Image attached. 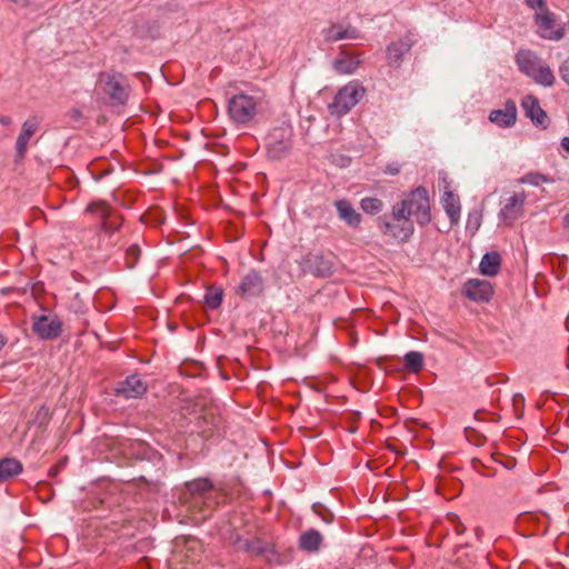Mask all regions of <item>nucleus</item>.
Returning a JSON list of instances; mask_svg holds the SVG:
<instances>
[{"label":"nucleus","mask_w":569,"mask_h":569,"mask_svg":"<svg viewBox=\"0 0 569 569\" xmlns=\"http://www.w3.org/2000/svg\"><path fill=\"white\" fill-rule=\"evenodd\" d=\"M181 499L188 509L199 512L202 518H208L218 505V493L213 490L212 483L206 478L188 482Z\"/></svg>","instance_id":"obj_1"},{"label":"nucleus","mask_w":569,"mask_h":569,"mask_svg":"<svg viewBox=\"0 0 569 569\" xmlns=\"http://www.w3.org/2000/svg\"><path fill=\"white\" fill-rule=\"evenodd\" d=\"M262 107L263 96L259 90L240 92L229 99L228 113L234 123L246 126L256 119Z\"/></svg>","instance_id":"obj_2"},{"label":"nucleus","mask_w":569,"mask_h":569,"mask_svg":"<svg viewBox=\"0 0 569 569\" xmlns=\"http://www.w3.org/2000/svg\"><path fill=\"white\" fill-rule=\"evenodd\" d=\"M516 62L519 70L536 83L543 87L555 84L556 77L550 66L533 51L519 50L516 54Z\"/></svg>","instance_id":"obj_3"},{"label":"nucleus","mask_w":569,"mask_h":569,"mask_svg":"<svg viewBox=\"0 0 569 569\" xmlns=\"http://www.w3.org/2000/svg\"><path fill=\"white\" fill-rule=\"evenodd\" d=\"M380 232L398 242H407L415 232V222L409 219L402 209L395 204L390 213H385L378 219Z\"/></svg>","instance_id":"obj_4"},{"label":"nucleus","mask_w":569,"mask_h":569,"mask_svg":"<svg viewBox=\"0 0 569 569\" xmlns=\"http://www.w3.org/2000/svg\"><path fill=\"white\" fill-rule=\"evenodd\" d=\"M395 206L402 209L409 219L420 226H426L431 221L429 193L423 187L416 188Z\"/></svg>","instance_id":"obj_5"},{"label":"nucleus","mask_w":569,"mask_h":569,"mask_svg":"<svg viewBox=\"0 0 569 569\" xmlns=\"http://www.w3.org/2000/svg\"><path fill=\"white\" fill-rule=\"evenodd\" d=\"M365 88L357 81H350L336 93L333 101L329 103L330 114L338 118L347 114L365 96Z\"/></svg>","instance_id":"obj_6"},{"label":"nucleus","mask_w":569,"mask_h":569,"mask_svg":"<svg viewBox=\"0 0 569 569\" xmlns=\"http://www.w3.org/2000/svg\"><path fill=\"white\" fill-rule=\"evenodd\" d=\"M97 88L109 98V102L112 106L124 104L129 96L128 82L120 73H100Z\"/></svg>","instance_id":"obj_7"},{"label":"nucleus","mask_w":569,"mask_h":569,"mask_svg":"<svg viewBox=\"0 0 569 569\" xmlns=\"http://www.w3.org/2000/svg\"><path fill=\"white\" fill-rule=\"evenodd\" d=\"M292 128L288 124L274 128L268 136V154L273 159L283 158L292 147Z\"/></svg>","instance_id":"obj_8"},{"label":"nucleus","mask_w":569,"mask_h":569,"mask_svg":"<svg viewBox=\"0 0 569 569\" xmlns=\"http://www.w3.org/2000/svg\"><path fill=\"white\" fill-rule=\"evenodd\" d=\"M32 331L42 340H54L62 332V322L56 315L32 316Z\"/></svg>","instance_id":"obj_9"},{"label":"nucleus","mask_w":569,"mask_h":569,"mask_svg":"<svg viewBox=\"0 0 569 569\" xmlns=\"http://www.w3.org/2000/svg\"><path fill=\"white\" fill-rule=\"evenodd\" d=\"M535 22L537 33L543 39L559 41L565 37V27L556 22L555 14L548 9L536 13Z\"/></svg>","instance_id":"obj_10"},{"label":"nucleus","mask_w":569,"mask_h":569,"mask_svg":"<svg viewBox=\"0 0 569 569\" xmlns=\"http://www.w3.org/2000/svg\"><path fill=\"white\" fill-rule=\"evenodd\" d=\"M526 193L519 192L513 193L507 198L500 209L499 217L505 224L511 226L517 219L522 216L523 206L526 202Z\"/></svg>","instance_id":"obj_11"},{"label":"nucleus","mask_w":569,"mask_h":569,"mask_svg":"<svg viewBox=\"0 0 569 569\" xmlns=\"http://www.w3.org/2000/svg\"><path fill=\"white\" fill-rule=\"evenodd\" d=\"M88 212L96 213L102 219V229L112 233L117 231L122 222V218L116 213L106 202H93L87 208Z\"/></svg>","instance_id":"obj_12"},{"label":"nucleus","mask_w":569,"mask_h":569,"mask_svg":"<svg viewBox=\"0 0 569 569\" xmlns=\"http://www.w3.org/2000/svg\"><path fill=\"white\" fill-rule=\"evenodd\" d=\"M416 39L413 33H407L398 41L391 42L387 49V60L391 68H399L402 61V57L412 48Z\"/></svg>","instance_id":"obj_13"},{"label":"nucleus","mask_w":569,"mask_h":569,"mask_svg":"<svg viewBox=\"0 0 569 569\" xmlns=\"http://www.w3.org/2000/svg\"><path fill=\"white\" fill-rule=\"evenodd\" d=\"M463 293L472 301H489L493 295V289L488 281L470 279L463 287Z\"/></svg>","instance_id":"obj_14"},{"label":"nucleus","mask_w":569,"mask_h":569,"mask_svg":"<svg viewBox=\"0 0 569 569\" xmlns=\"http://www.w3.org/2000/svg\"><path fill=\"white\" fill-rule=\"evenodd\" d=\"M114 391L117 396L126 399L139 398L147 391V385L139 376L132 375L120 382Z\"/></svg>","instance_id":"obj_15"},{"label":"nucleus","mask_w":569,"mask_h":569,"mask_svg":"<svg viewBox=\"0 0 569 569\" xmlns=\"http://www.w3.org/2000/svg\"><path fill=\"white\" fill-rule=\"evenodd\" d=\"M40 126V119L36 116L29 117L23 123L16 141V151L19 158H23L27 152L30 138L37 132Z\"/></svg>","instance_id":"obj_16"},{"label":"nucleus","mask_w":569,"mask_h":569,"mask_svg":"<svg viewBox=\"0 0 569 569\" xmlns=\"http://www.w3.org/2000/svg\"><path fill=\"white\" fill-rule=\"evenodd\" d=\"M263 289L264 282L261 274L256 270H250L242 277L237 292L243 297H256L259 296Z\"/></svg>","instance_id":"obj_17"},{"label":"nucleus","mask_w":569,"mask_h":569,"mask_svg":"<svg viewBox=\"0 0 569 569\" xmlns=\"http://www.w3.org/2000/svg\"><path fill=\"white\" fill-rule=\"evenodd\" d=\"M489 120L501 128L512 127L517 121V106L515 101L507 100L503 109L492 110L489 114Z\"/></svg>","instance_id":"obj_18"},{"label":"nucleus","mask_w":569,"mask_h":569,"mask_svg":"<svg viewBox=\"0 0 569 569\" xmlns=\"http://www.w3.org/2000/svg\"><path fill=\"white\" fill-rule=\"evenodd\" d=\"M521 107L526 116L530 118L535 124L546 128L547 113L541 109L536 97L530 94L526 96L521 101Z\"/></svg>","instance_id":"obj_19"},{"label":"nucleus","mask_w":569,"mask_h":569,"mask_svg":"<svg viewBox=\"0 0 569 569\" xmlns=\"http://www.w3.org/2000/svg\"><path fill=\"white\" fill-rule=\"evenodd\" d=\"M360 63L361 59L359 56L342 51L333 60L332 67L339 74H351L357 70Z\"/></svg>","instance_id":"obj_20"},{"label":"nucleus","mask_w":569,"mask_h":569,"mask_svg":"<svg viewBox=\"0 0 569 569\" xmlns=\"http://www.w3.org/2000/svg\"><path fill=\"white\" fill-rule=\"evenodd\" d=\"M338 217L349 227L357 228L361 222V214L356 211L351 202L347 199H339L335 202Z\"/></svg>","instance_id":"obj_21"},{"label":"nucleus","mask_w":569,"mask_h":569,"mask_svg":"<svg viewBox=\"0 0 569 569\" xmlns=\"http://www.w3.org/2000/svg\"><path fill=\"white\" fill-rule=\"evenodd\" d=\"M326 40L328 41H340L346 39H358L359 31L355 27L347 26L343 27L341 24H332L323 32Z\"/></svg>","instance_id":"obj_22"},{"label":"nucleus","mask_w":569,"mask_h":569,"mask_svg":"<svg viewBox=\"0 0 569 569\" xmlns=\"http://www.w3.org/2000/svg\"><path fill=\"white\" fill-rule=\"evenodd\" d=\"M307 262H308L310 270L315 274L320 276V277H328V276L332 274V272L335 270L333 262L329 258H327L322 254L310 256L308 258Z\"/></svg>","instance_id":"obj_23"},{"label":"nucleus","mask_w":569,"mask_h":569,"mask_svg":"<svg viewBox=\"0 0 569 569\" xmlns=\"http://www.w3.org/2000/svg\"><path fill=\"white\" fill-rule=\"evenodd\" d=\"M442 206L448 214L450 222L456 224L460 219V201L459 198L451 191L447 190L442 197Z\"/></svg>","instance_id":"obj_24"},{"label":"nucleus","mask_w":569,"mask_h":569,"mask_svg":"<svg viewBox=\"0 0 569 569\" xmlns=\"http://www.w3.org/2000/svg\"><path fill=\"white\" fill-rule=\"evenodd\" d=\"M23 468L20 461L13 458L0 460V482H6L22 472Z\"/></svg>","instance_id":"obj_25"},{"label":"nucleus","mask_w":569,"mask_h":569,"mask_svg":"<svg viewBox=\"0 0 569 569\" xmlns=\"http://www.w3.org/2000/svg\"><path fill=\"white\" fill-rule=\"evenodd\" d=\"M322 536L319 531L310 529L303 532L299 538V548L303 551L316 552L319 550Z\"/></svg>","instance_id":"obj_26"},{"label":"nucleus","mask_w":569,"mask_h":569,"mask_svg":"<svg viewBox=\"0 0 569 569\" xmlns=\"http://www.w3.org/2000/svg\"><path fill=\"white\" fill-rule=\"evenodd\" d=\"M501 258L498 252L486 253L479 264L480 272L485 276L493 277L498 273Z\"/></svg>","instance_id":"obj_27"},{"label":"nucleus","mask_w":569,"mask_h":569,"mask_svg":"<svg viewBox=\"0 0 569 569\" xmlns=\"http://www.w3.org/2000/svg\"><path fill=\"white\" fill-rule=\"evenodd\" d=\"M405 367L408 371L417 373L423 367V356L418 351H410L405 356Z\"/></svg>","instance_id":"obj_28"},{"label":"nucleus","mask_w":569,"mask_h":569,"mask_svg":"<svg viewBox=\"0 0 569 569\" xmlns=\"http://www.w3.org/2000/svg\"><path fill=\"white\" fill-rule=\"evenodd\" d=\"M360 208L368 214H377L383 208V202L373 197H366L360 201Z\"/></svg>","instance_id":"obj_29"},{"label":"nucleus","mask_w":569,"mask_h":569,"mask_svg":"<svg viewBox=\"0 0 569 569\" xmlns=\"http://www.w3.org/2000/svg\"><path fill=\"white\" fill-rule=\"evenodd\" d=\"M237 549L246 550L251 553H260L262 552L261 541L260 540H242L237 538L233 542Z\"/></svg>","instance_id":"obj_30"},{"label":"nucleus","mask_w":569,"mask_h":569,"mask_svg":"<svg viewBox=\"0 0 569 569\" xmlns=\"http://www.w3.org/2000/svg\"><path fill=\"white\" fill-rule=\"evenodd\" d=\"M221 301L222 291L220 289H209L204 295V302L211 309L218 308Z\"/></svg>","instance_id":"obj_31"},{"label":"nucleus","mask_w":569,"mask_h":569,"mask_svg":"<svg viewBox=\"0 0 569 569\" xmlns=\"http://www.w3.org/2000/svg\"><path fill=\"white\" fill-rule=\"evenodd\" d=\"M140 248L137 244L130 246L126 251V267L132 269L140 257Z\"/></svg>","instance_id":"obj_32"},{"label":"nucleus","mask_w":569,"mask_h":569,"mask_svg":"<svg viewBox=\"0 0 569 569\" xmlns=\"http://www.w3.org/2000/svg\"><path fill=\"white\" fill-rule=\"evenodd\" d=\"M548 181V178L540 173H528L520 179L521 183H529L532 186H539L540 183Z\"/></svg>","instance_id":"obj_33"},{"label":"nucleus","mask_w":569,"mask_h":569,"mask_svg":"<svg viewBox=\"0 0 569 569\" xmlns=\"http://www.w3.org/2000/svg\"><path fill=\"white\" fill-rule=\"evenodd\" d=\"M312 510L325 521L326 523H331L333 520V516L330 511L325 510L320 505H313Z\"/></svg>","instance_id":"obj_34"},{"label":"nucleus","mask_w":569,"mask_h":569,"mask_svg":"<svg viewBox=\"0 0 569 569\" xmlns=\"http://www.w3.org/2000/svg\"><path fill=\"white\" fill-rule=\"evenodd\" d=\"M559 74L561 80L569 87V56L560 63Z\"/></svg>","instance_id":"obj_35"},{"label":"nucleus","mask_w":569,"mask_h":569,"mask_svg":"<svg viewBox=\"0 0 569 569\" xmlns=\"http://www.w3.org/2000/svg\"><path fill=\"white\" fill-rule=\"evenodd\" d=\"M526 3L531 9H540L541 11H543L546 9L545 0H526Z\"/></svg>","instance_id":"obj_36"},{"label":"nucleus","mask_w":569,"mask_h":569,"mask_svg":"<svg viewBox=\"0 0 569 569\" xmlns=\"http://www.w3.org/2000/svg\"><path fill=\"white\" fill-rule=\"evenodd\" d=\"M399 171H400L399 167L395 166V164L388 166L387 170H386L387 173L392 174V176L397 174Z\"/></svg>","instance_id":"obj_37"},{"label":"nucleus","mask_w":569,"mask_h":569,"mask_svg":"<svg viewBox=\"0 0 569 569\" xmlns=\"http://www.w3.org/2000/svg\"><path fill=\"white\" fill-rule=\"evenodd\" d=\"M12 123V119L9 116H0V124L10 126Z\"/></svg>","instance_id":"obj_38"},{"label":"nucleus","mask_w":569,"mask_h":569,"mask_svg":"<svg viewBox=\"0 0 569 569\" xmlns=\"http://www.w3.org/2000/svg\"><path fill=\"white\" fill-rule=\"evenodd\" d=\"M561 147L569 152V137H563L561 139Z\"/></svg>","instance_id":"obj_39"},{"label":"nucleus","mask_w":569,"mask_h":569,"mask_svg":"<svg viewBox=\"0 0 569 569\" xmlns=\"http://www.w3.org/2000/svg\"><path fill=\"white\" fill-rule=\"evenodd\" d=\"M7 345V339L3 336H0V350Z\"/></svg>","instance_id":"obj_40"},{"label":"nucleus","mask_w":569,"mask_h":569,"mask_svg":"<svg viewBox=\"0 0 569 569\" xmlns=\"http://www.w3.org/2000/svg\"><path fill=\"white\" fill-rule=\"evenodd\" d=\"M563 224L569 227V212L563 217Z\"/></svg>","instance_id":"obj_41"},{"label":"nucleus","mask_w":569,"mask_h":569,"mask_svg":"<svg viewBox=\"0 0 569 569\" xmlns=\"http://www.w3.org/2000/svg\"><path fill=\"white\" fill-rule=\"evenodd\" d=\"M465 530V527L459 522V526L457 527V532L461 533Z\"/></svg>","instance_id":"obj_42"},{"label":"nucleus","mask_w":569,"mask_h":569,"mask_svg":"<svg viewBox=\"0 0 569 569\" xmlns=\"http://www.w3.org/2000/svg\"><path fill=\"white\" fill-rule=\"evenodd\" d=\"M14 3H24L26 0H12Z\"/></svg>","instance_id":"obj_43"},{"label":"nucleus","mask_w":569,"mask_h":569,"mask_svg":"<svg viewBox=\"0 0 569 569\" xmlns=\"http://www.w3.org/2000/svg\"><path fill=\"white\" fill-rule=\"evenodd\" d=\"M453 518H455V520H457L459 522L458 516L453 515Z\"/></svg>","instance_id":"obj_44"}]
</instances>
